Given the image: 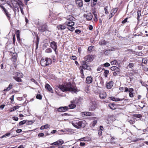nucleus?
<instances>
[{
    "instance_id": "50",
    "label": "nucleus",
    "mask_w": 148,
    "mask_h": 148,
    "mask_svg": "<svg viewBox=\"0 0 148 148\" xmlns=\"http://www.w3.org/2000/svg\"><path fill=\"white\" fill-rule=\"evenodd\" d=\"M92 13L94 15L95 17H97V14L96 13V12L95 11H94Z\"/></svg>"
},
{
    "instance_id": "16",
    "label": "nucleus",
    "mask_w": 148,
    "mask_h": 148,
    "mask_svg": "<svg viewBox=\"0 0 148 148\" xmlns=\"http://www.w3.org/2000/svg\"><path fill=\"white\" fill-rule=\"evenodd\" d=\"M76 3L79 7L82 6L83 5V3L82 0H77L76 1Z\"/></svg>"
},
{
    "instance_id": "20",
    "label": "nucleus",
    "mask_w": 148,
    "mask_h": 148,
    "mask_svg": "<svg viewBox=\"0 0 148 148\" xmlns=\"http://www.w3.org/2000/svg\"><path fill=\"white\" fill-rule=\"evenodd\" d=\"M4 13L6 15V16L8 18L9 20H10V14L8 12L7 10L6 9L4 11Z\"/></svg>"
},
{
    "instance_id": "27",
    "label": "nucleus",
    "mask_w": 148,
    "mask_h": 148,
    "mask_svg": "<svg viewBox=\"0 0 148 148\" xmlns=\"http://www.w3.org/2000/svg\"><path fill=\"white\" fill-rule=\"evenodd\" d=\"M13 78L18 82H21L22 80L20 78L18 77L14 76Z\"/></svg>"
},
{
    "instance_id": "30",
    "label": "nucleus",
    "mask_w": 148,
    "mask_h": 148,
    "mask_svg": "<svg viewBox=\"0 0 148 148\" xmlns=\"http://www.w3.org/2000/svg\"><path fill=\"white\" fill-rule=\"evenodd\" d=\"M103 70L104 71V76L106 77L108 76V74L109 73V71L108 70H106L105 69H104Z\"/></svg>"
},
{
    "instance_id": "15",
    "label": "nucleus",
    "mask_w": 148,
    "mask_h": 148,
    "mask_svg": "<svg viewBox=\"0 0 148 148\" xmlns=\"http://www.w3.org/2000/svg\"><path fill=\"white\" fill-rule=\"evenodd\" d=\"M106 96V94L105 92L102 91L100 93L99 97L100 98L102 99H105Z\"/></svg>"
},
{
    "instance_id": "40",
    "label": "nucleus",
    "mask_w": 148,
    "mask_h": 148,
    "mask_svg": "<svg viewBox=\"0 0 148 148\" xmlns=\"http://www.w3.org/2000/svg\"><path fill=\"white\" fill-rule=\"evenodd\" d=\"M17 54L16 53H13L12 56V58L13 59H16L17 58Z\"/></svg>"
},
{
    "instance_id": "64",
    "label": "nucleus",
    "mask_w": 148,
    "mask_h": 148,
    "mask_svg": "<svg viewBox=\"0 0 148 148\" xmlns=\"http://www.w3.org/2000/svg\"><path fill=\"white\" fill-rule=\"evenodd\" d=\"M85 145V143L84 142H81L80 144V145L81 146H84Z\"/></svg>"
},
{
    "instance_id": "59",
    "label": "nucleus",
    "mask_w": 148,
    "mask_h": 148,
    "mask_svg": "<svg viewBox=\"0 0 148 148\" xmlns=\"http://www.w3.org/2000/svg\"><path fill=\"white\" fill-rule=\"evenodd\" d=\"M81 32V31L79 29H76L75 31V32L77 34L80 33Z\"/></svg>"
},
{
    "instance_id": "31",
    "label": "nucleus",
    "mask_w": 148,
    "mask_h": 148,
    "mask_svg": "<svg viewBox=\"0 0 148 148\" xmlns=\"http://www.w3.org/2000/svg\"><path fill=\"white\" fill-rule=\"evenodd\" d=\"M141 11L140 10H138L137 12V19L138 20H139L140 17L141 16Z\"/></svg>"
},
{
    "instance_id": "44",
    "label": "nucleus",
    "mask_w": 148,
    "mask_h": 148,
    "mask_svg": "<svg viewBox=\"0 0 148 148\" xmlns=\"http://www.w3.org/2000/svg\"><path fill=\"white\" fill-rule=\"evenodd\" d=\"M110 65V64L108 62L105 63L103 64V66L105 67H108Z\"/></svg>"
},
{
    "instance_id": "33",
    "label": "nucleus",
    "mask_w": 148,
    "mask_h": 148,
    "mask_svg": "<svg viewBox=\"0 0 148 148\" xmlns=\"http://www.w3.org/2000/svg\"><path fill=\"white\" fill-rule=\"evenodd\" d=\"M118 10V8H116L115 9H114L113 10V11H112V12L111 13V14L113 16L115 14L116 12Z\"/></svg>"
},
{
    "instance_id": "19",
    "label": "nucleus",
    "mask_w": 148,
    "mask_h": 148,
    "mask_svg": "<svg viewBox=\"0 0 148 148\" xmlns=\"http://www.w3.org/2000/svg\"><path fill=\"white\" fill-rule=\"evenodd\" d=\"M110 99L112 100L115 101H122L124 99H120L118 98H116L113 97H110Z\"/></svg>"
},
{
    "instance_id": "37",
    "label": "nucleus",
    "mask_w": 148,
    "mask_h": 148,
    "mask_svg": "<svg viewBox=\"0 0 148 148\" xmlns=\"http://www.w3.org/2000/svg\"><path fill=\"white\" fill-rule=\"evenodd\" d=\"M26 122H27V120H24L23 121H20L19 123V124L20 125H22L23 124H24L26 123Z\"/></svg>"
},
{
    "instance_id": "6",
    "label": "nucleus",
    "mask_w": 148,
    "mask_h": 148,
    "mask_svg": "<svg viewBox=\"0 0 148 148\" xmlns=\"http://www.w3.org/2000/svg\"><path fill=\"white\" fill-rule=\"evenodd\" d=\"M97 108V103L95 101H91L90 103L89 109L90 111H93Z\"/></svg>"
},
{
    "instance_id": "43",
    "label": "nucleus",
    "mask_w": 148,
    "mask_h": 148,
    "mask_svg": "<svg viewBox=\"0 0 148 148\" xmlns=\"http://www.w3.org/2000/svg\"><path fill=\"white\" fill-rule=\"evenodd\" d=\"M142 62L145 64H146L147 63V61L145 58H143L142 59Z\"/></svg>"
},
{
    "instance_id": "10",
    "label": "nucleus",
    "mask_w": 148,
    "mask_h": 148,
    "mask_svg": "<svg viewBox=\"0 0 148 148\" xmlns=\"http://www.w3.org/2000/svg\"><path fill=\"white\" fill-rule=\"evenodd\" d=\"M84 59L86 61L90 62L93 60V56L92 55H88L85 57Z\"/></svg>"
},
{
    "instance_id": "17",
    "label": "nucleus",
    "mask_w": 148,
    "mask_h": 148,
    "mask_svg": "<svg viewBox=\"0 0 148 148\" xmlns=\"http://www.w3.org/2000/svg\"><path fill=\"white\" fill-rule=\"evenodd\" d=\"M92 81V78L91 76L87 77L86 80V82L87 84L91 83Z\"/></svg>"
},
{
    "instance_id": "63",
    "label": "nucleus",
    "mask_w": 148,
    "mask_h": 148,
    "mask_svg": "<svg viewBox=\"0 0 148 148\" xmlns=\"http://www.w3.org/2000/svg\"><path fill=\"white\" fill-rule=\"evenodd\" d=\"M129 95L131 97H134L133 93L132 92L129 93Z\"/></svg>"
},
{
    "instance_id": "48",
    "label": "nucleus",
    "mask_w": 148,
    "mask_h": 148,
    "mask_svg": "<svg viewBox=\"0 0 148 148\" xmlns=\"http://www.w3.org/2000/svg\"><path fill=\"white\" fill-rule=\"evenodd\" d=\"M79 69L80 71V73H81V74H84V71L83 69L79 67Z\"/></svg>"
},
{
    "instance_id": "14",
    "label": "nucleus",
    "mask_w": 148,
    "mask_h": 148,
    "mask_svg": "<svg viewBox=\"0 0 148 148\" xmlns=\"http://www.w3.org/2000/svg\"><path fill=\"white\" fill-rule=\"evenodd\" d=\"M45 88L47 89L48 90L51 92L52 93L53 92V91L50 86L48 84H46L45 86Z\"/></svg>"
},
{
    "instance_id": "54",
    "label": "nucleus",
    "mask_w": 148,
    "mask_h": 148,
    "mask_svg": "<svg viewBox=\"0 0 148 148\" xmlns=\"http://www.w3.org/2000/svg\"><path fill=\"white\" fill-rule=\"evenodd\" d=\"M65 132V131L63 130H61L60 131H58V134H61V132Z\"/></svg>"
},
{
    "instance_id": "12",
    "label": "nucleus",
    "mask_w": 148,
    "mask_h": 148,
    "mask_svg": "<svg viewBox=\"0 0 148 148\" xmlns=\"http://www.w3.org/2000/svg\"><path fill=\"white\" fill-rule=\"evenodd\" d=\"M64 143V141L62 140H58L55 142L51 143V145H62Z\"/></svg>"
},
{
    "instance_id": "45",
    "label": "nucleus",
    "mask_w": 148,
    "mask_h": 148,
    "mask_svg": "<svg viewBox=\"0 0 148 148\" xmlns=\"http://www.w3.org/2000/svg\"><path fill=\"white\" fill-rule=\"evenodd\" d=\"M18 5H19V7L20 8V6L21 7L23 6L24 4L21 1H19L18 3Z\"/></svg>"
},
{
    "instance_id": "52",
    "label": "nucleus",
    "mask_w": 148,
    "mask_h": 148,
    "mask_svg": "<svg viewBox=\"0 0 148 148\" xmlns=\"http://www.w3.org/2000/svg\"><path fill=\"white\" fill-rule=\"evenodd\" d=\"M20 10H21V11L22 14H24V12H23L22 7L20 6Z\"/></svg>"
},
{
    "instance_id": "5",
    "label": "nucleus",
    "mask_w": 148,
    "mask_h": 148,
    "mask_svg": "<svg viewBox=\"0 0 148 148\" xmlns=\"http://www.w3.org/2000/svg\"><path fill=\"white\" fill-rule=\"evenodd\" d=\"M82 66H80L79 67L82 69H84V70L87 69L88 70H91L90 67L89 66L88 64L86 61H82Z\"/></svg>"
},
{
    "instance_id": "51",
    "label": "nucleus",
    "mask_w": 148,
    "mask_h": 148,
    "mask_svg": "<svg viewBox=\"0 0 148 148\" xmlns=\"http://www.w3.org/2000/svg\"><path fill=\"white\" fill-rule=\"evenodd\" d=\"M127 18H126L124 20L122 21V23L123 24H124L127 21Z\"/></svg>"
},
{
    "instance_id": "28",
    "label": "nucleus",
    "mask_w": 148,
    "mask_h": 148,
    "mask_svg": "<svg viewBox=\"0 0 148 148\" xmlns=\"http://www.w3.org/2000/svg\"><path fill=\"white\" fill-rule=\"evenodd\" d=\"M12 86L13 85L11 84H10L9 85L8 87H7L6 89L4 90V91H9L12 88Z\"/></svg>"
},
{
    "instance_id": "29",
    "label": "nucleus",
    "mask_w": 148,
    "mask_h": 148,
    "mask_svg": "<svg viewBox=\"0 0 148 148\" xmlns=\"http://www.w3.org/2000/svg\"><path fill=\"white\" fill-rule=\"evenodd\" d=\"M16 34L17 36V40L18 41L20 40V32L19 30H17Z\"/></svg>"
},
{
    "instance_id": "8",
    "label": "nucleus",
    "mask_w": 148,
    "mask_h": 148,
    "mask_svg": "<svg viewBox=\"0 0 148 148\" xmlns=\"http://www.w3.org/2000/svg\"><path fill=\"white\" fill-rule=\"evenodd\" d=\"M38 29L39 31L41 32H44L47 29V25L45 24L40 25L38 27Z\"/></svg>"
},
{
    "instance_id": "60",
    "label": "nucleus",
    "mask_w": 148,
    "mask_h": 148,
    "mask_svg": "<svg viewBox=\"0 0 148 148\" xmlns=\"http://www.w3.org/2000/svg\"><path fill=\"white\" fill-rule=\"evenodd\" d=\"M44 126V128H45V129H47L49 128V125L48 124H46Z\"/></svg>"
},
{
    "instance_id": "23",
    "label": "nucleus",
    "mask_w": 148,
    "mask_h": 148,
    "mask_svg": "<svg viewBox=\"0 0 148 148\" xmlns=\"http://www.w3.org/2000/svg\"><path fill=\"white\" fill-rule=\"evenodd\" d=\"M107 42L104 40H101L99 42V44L101 45H106Z\"/></svg>"
},
{
    "instance_id": "13",
    "label": "nucleus",
    "mask_w": 148,
    "mask_h": 148,
    "mask_svg": "<svg viewBox=\"0 0 148 148\" xmlns=\"http://www.w3.org/2000/svg\"><path fill=\"white\" fill-rule=\"evenodd\" d=\"M84 16L86 17L88 21H90L92 19L93 16L91 13H90L86 14H84Z\"/></svg>"
},
{
    "instance_id": "41",
    "label": "nucleus",
    "mask_w": 148,
    "mask_h": 148,
    "mask_svg": "<svg viewBox=\"0 0 148 148\" xmlns=\"http://www.w3.org/2000/svg\"><path fill=\"white\" fill-rule=\"evenodd\" d=\"M36 98L37 99H41L42 98V97L41 95L40 94H38L36 96Z\"/></svg>"
},
{
    "instance_id": "38",
    "label": "nucleus",
    "mask_w": 148,
    "mask_h": 148,
    "mask_svg": "<svg viewBox=\"0 0 148 148\" xmlns=\"http://www.w3.org/2000/svg\"><path fill=\"white\" fill-rule=\"evenodd\" d=\"M117 62V61H116V60H114L111 62L110 63L112 65H114L116 64Z\"/></svg>"
},
{
    "instance_id": "36",
    "label": "nucleus",
    "mask_w": 148,
    "mask_h": 148,
    "mask_svg": "<svg viewBox=\"0 0 148 148\" xmlns=\"http://www.w3.org/2000/svg\"><path fill=\"white\" fill-rule=\"evenodd\" d=\"M68 29L71 31H73L75 29V28L72 26H69L67 27Z\"/></svg>"
},
{
    "instance_id": "47",
    "label": "nucleus",
    "mask_w": 148,
    "mask_h": 148,
    "mask_svg": "<svg viewBox=\"0 0 148 148\" xmlns=\"http://www.w3.org/2000/svg\"><path fill=\"white\" fill-rule=\"evenodd\" d=\"M97 122V121L96 120L93 121L92 122V125L93 127H94V126H95V125L96 124Z\"/></svg>"
},
{
    "instance_id": "3",
    "label": "nucleus",
    "mask_w": 148,
    "mask_h": 148,
    "mask_svg": "<svg viewBox=\"0 0 148 148\" xmlns=\"http://www.w3.org/2000/svg\"><path fill=\"white\" fill-rule=\"evenodd\" d=\"M67 21L65 22L66 26L68 27L72 26L74 25V23L73 21L75 18L72 16L69 15L66 17Z\"/></svg>"
},
{
    "instance_id": "11",
    "label": "nucleus",
    "mask_w": 148,
    "mask_h": 148,
    "mask_svg": "<svg viewBox=\"0 0 148 148\" xmlns=\"http://www.w3.org/2000/svg\"><path fill=\"white\" fill-rule=\"evenodd\" d=\"M66 28V23L59 25L57 26V28L58 30H63Z\"/></svg>"
},
{
    "instance_id": "55",
    "label": "nucleus",
    "mask_w": 148,
    "mask_h": 148,
    "mask_svg": "<svg viewBox=\"0 0 148 148\" xmlns=\"http://www.w3.org/2000/svg\"><path fill=\"white\" fill-rule=\"evenodd\" d=\"M15 121H17L18 120V117H16V116H14V117H13V118H12Z\"/></svg>"
},
{
    "instance_id": "21",
    "label": "nucleus",
    "mask_w": 148,
    "mask_h": 148,
    "mask_svg": "<svg viewBox=\"0 0 148 148\" xmlns=\"http://www.w3.org/2000/svg\"><path fill=\"white\" fill-rule=\"evenodd\" d=\"M82 115H85L86 116H90L91 115V113L89 112H82Z\"/></svg>"
},
{
    "instance_id": "22",
    "label": "nucleus",
    "mask_w": 148,
    "mask_h": 148,
    "mask_svg": "<svg viewBox=\"0 0 148 148\" xmlns=\"http://www.w3.org/2000/svg\"><path fill=\"white\" fill-rule=\"evenodd\" d=\"M104 69V68H102V65H101L97 68V71L99 73L102 71V70H103Z\"/></svg>"
},
{
    "instance_id": "61",
    "label": "nucleus",
    "mask_w": 148,
    "mask_h": 148,
    "mask_svg": "<svg viewBox=\"0 0 148 148\" xmlns=\"http://www.w3.org/2000/svg\"><path fill=\"white\" fill-rule=\"evenodd\" d=\"M76 58L77 57L75 56H72L71 58V59L74 60H75L76 59Z\"/></svg>"
},
{
    "instance_id": "39",
    "label": "nucleus",
    "mask_w": 148,
    "mask_h": 148,
    "mask_svg": "<svg viewBox=\"0 0 148 148\" xmlns=\"http://www.w3.org/2000/svg\"><path fill=\"white\" fill-rule=\"evenodd\" d=\"M134 116L135 117L141 118L142 117V116L140 114H134Z\"/></svg>"
},
{
    "instance_id": "46",
    "label": "nucleus",
    "mask_w": 148,
    "mask_h": 148,
    "mask_svg": "<svg viewBox=\"0 0 148 148\" xmlns=\"http://www.w3.org/2000/svg\"><path fill=\"white\" fill-rule=\"evenodd\" d=\"M10 133H8L6 134H4V135H3V136H1V138H3V137H5V136H9V135H10Z\"/></svg>"
},
{
    "instance_id": "53",
    "label": "nucleus",
    "mask_w": 148,
    "mask_h": 148,
    "mask_svg": "<svg viewBox=\"0 0 148 148\" xmlns=\"http://www.w3.org/2000/svg\"><path fill=\"white\" fill-rule=\"evenodd\" d=\"M15 110H16L15 108L13 107L12 108H11L10 111V112H12L14 111Z\"/></svg>"
},
{
    "instance_id": "49",
    "label": "nucleus",
    "mask_w": 148,
    "mask_h": 148,
    "mask_svg": "<svg viewBox=\"0 0 148 148\" xmlns=\"http://www.w3.org/2000/svg\"><path fill=\"white\" fill-rule=\"evenodd\" d=\"M110 50H106L105 51L104 53L106 55H108L110 53Z\"/></svg>"
},
{
    "instance_id": "7",
    "label": "nucleus",
    "mask_w": 148,
    "mask_h": 148,
    "mask_svg": "<svg viewBox=\"0 0 148 148\" xmlns=\"http://www.w3.org/2000/svg\"><path fill=\"white\" fill-rule=\"evenodd\" d=\"M57 43L55 41L51 42L50 43V47L54 50L55 53L56 54L58 53V51H57Z\"/></svg>"
},
{
    "instance_id": "2",
    "label": "nucleus",
    "mask_w": 148,
    "mask_h": 148,
    "mask_svg": "<svg viewBox=\"0 0 148 148\" xmlns=\"http://www.w3.org/2000/svg\"><path fill=\"white\" fill-rule=\"evenodd\" d=\"M59 88L62 91L64 92L69 91L75 92L77 91L76 89L75 88H73L70 84L68 85L66 87H65L63 86L60 85Z\"/></svg>"
},
{
    "instance_id": "18",
    "label": "nucleus",
    "mask_w": 148,
    "mask_h": 148,
    "mask_svg": "<svg viewBox=\"0 0 148 148\" xmlns=\"http://www.w3.org/2000/svg\"><path fill=\"white\" fill-rule=\"evenodd\" d=\"M113 85V82L112 81L109 82L107 83V88L111 89Z\"/></svg>"
},
{
    "instance_id": "9",
    "label": "nucleus",
    "mask_w": 148,
    "mask_h": 148,
    "mask_svg": "<svg viewBox=\"0 0 148 148\" xmlns=\"http://www.w3.org/2000/svg\"><path fill=\"white\" fill-rule=\"evenodd\" d=\"M69 110L67 106L60 107L58 109V111L59 112H65Z\"/></svg>"
},
{
    "instance_id": "42",
    "label": "nucleus",
    "mask_w": 148,
    "mask_h": 148,
    "mask_svg": "<svg viewBox=\"0 0 148 148\" xmlns=\"http://www.w3.org/2000/svg\"><path fill=\"white\" fill-rule=\"evenodd\" d=\"M108 8V7L107 6L105 7L104 8V10L105 11V12L106 14H108L109 13L108 11L107 10V8Z\"/></svg>"
},
{
    "instance_id": "35",
    "label": "nucleus",
    "mask_w": 148,
    "mask_h": 148,
    "mask_svg": "<svg viewBox=\"0 0 148 148\" xmlns=\"http://www.w3.org/2000/svg\"><path fill=\"white\" fill-rule=\"evenodd\" d=\"M94 46H89L88 47V49L89 51L91 52L92 51V50L94 49Z\"/></svg>"
},
{
    "instance_id": "24",
    "label": "nucleus",
    "mask_w": 148,
    "mask_h": 148,
    "mask_svg": "<svg viewBox=\"0 0 148 148\" xmlns=\"http://www.w3.org/2000/svg\"><path fill=\"white\" fill-rule=\"evenodd\" d=\"M13 75H17V76H19L21 77H22L23 76V75L22 73H18L17 72H14V73L13 74Z\"/></svg>"
},
{
    "instance_id": "56",
    "label": "nucleus",
    "mask_w": 148,
    "mask_h": 148,
    "mask_svg": "<svg viewBox=\"0 0 148 148\" xmlns=\"http://www.w3.org/2000/svg\"><path fill=\"white\" fill-rule=\"evenodd\" d=\"M134 91V89L132 88H130L129 89V93L132 92Z\"/></svg>"
},
{
    "instance_id": "62",
    "label": "nucleus",
    "mask_w": 148,
    "mask_h": 148,
    "mask_svg": "<svg viewBox=\"0 0 148 148\" xmlns=\"http://www.w3.org/2000/svg\"><path fill=\"white\" fill-rule=\"evenodd\" d=\"M128 66L130 67H132L134 66V64L132 63H130L129 64Z\"/></svg>"
},
{
    "instance_id": "58",
    "label": "nucleus",
    "mask_w": 148,
    "mask_h": 148,
    "mask_svg": "<svg viewBox=\"0 0 148 148\" xmlns=\"http://www.w3.org/2000/svg\"><path fill=\"white\" fill-rule=\"evenodd\" d=\"M56 133H58V132H57V131L56 130H53L51 132V133L52 134H54Z\"/></svg>"
},
{
    "instance_id": "34",
    "label": "nucleus",
    "mask_w": 148,
    "mask_h": 148,
    "mask_svg": "<svg viewBox=\"0 0 148 148\" xmlns=\"http://www.w3.org/2000/svg\"><path fill=\"white\" fill-rule=\"evenodd\" d=\"M110 69L112 71H116V69H117V70H118V68L116 66H114L110 68Z\"/></svg>"
},
{
    "instance_id": "25",
    "label": "nucleus",
    "mask_w": 148,
    "mask_h": 148,
    "mask_svg": "<svg viewBox=\"0 0 148 148\" xmlns=\"http://www.w3.org/2000/svg\"><path fill=\"white\" fill-rule=\"evenodd\" d=\"M108 106L112 109L114 110L115 109V106L114 103H110L109 104Z\"/></svg>"
},
{
    "instance_id": "57",
    "label": "nucleus",
    "mask_w": 148,
    "mask_h": 148,
    "mask_svg": "<svg viewBox=\"0 0 148 148\" xmlns=\"http://www.w3.org/2000/svg\"><path fill=\"white\" fill-rule=\"evenodd\" d=\"M5 106V105H2L0 106V110H3Z\"/></svg>"
},
{
    "instance_id": "32",
    "label": "nucleus",
    "mask_w": 148,
    "mask_h": 148,
    "mask_svg": "<svg viewBox=\"0 0 148 148\" xmlns=\"http://www.w3.org/2000/svg\"><path fill=\"white\" fill-rule=\"evenodd\" d=\"M52 50L51 48H47L45 51V52L46 53H49L52 52Z\"/></svg>"
},
{
    "instance_id": "26",
    "label": "nucleus",
    "mask_w": 148,
    "mask_h": 148,
    "mask_svg": "<svg viewBox=\"0 0 148 148\" xmlns=\"http://www.w3.org/2000/svg\"><path fill=\"white\" fill-rule=\"evenodd\" d=\"M76 106L75 104L72 103L70 104L69 105V109L74 108L76 107Z\"/></svg>"
},
{
    "instance_id": "4",
    "label": "nucleus",
    "mask_w": 148,
    "mask_h": 148,
    "mask_svg": "<svg viewBox=\"0 0 148 148\" xmlns=\"http://www.w3.org/2000/svg\"><path fill=\"white\" fill-rule=\"evenodd\" d=\"M52 62V60L49 58H46L45 59H42L40 60V64L42 66H45L49 65L51 64Z\"/></svg>"
},
{
    "instance_id": "1",
    "label": "nucleus",
    "mask_w": 148,
    "mask_h": 148,
    "mask_svg": "<svg viewBox=\"0 0 148 148\" xmlns=\"http://www.w3.org/2000/svg\"><path fill=\"white\" fill-rule=\"evenodd\" d=\"M86 123L85 121L78 120H73L72 122V125L77 129L84 127L86 125Z\"/></svg>"
}]
</instances>
